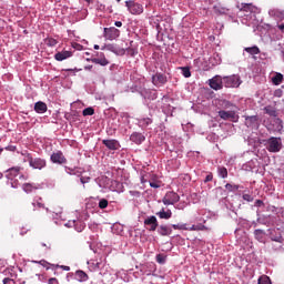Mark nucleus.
<instances>
[{"label": "nucleus", "mask_w": 284, "mask_h": 284, "mask_svg": "<svg viewBox=\"0 0 284 284\" xmlns=\"http://www.w3.org/2000/svg\"><path fill=\"white\" fill-rule=\"evenodd\" d=\"M12 182H10L11 187H17V180H11Z\"/></svg>", "instance_id": "54"}, {"label": "nucleus", "mask_w": 284, "mask_h": 284, "mask_svg": "<svg viewBox=\"0 0 284 284\" xmlns=\"http://www.w3.org/2000/svg\"><path fill=\"white\" fill-rule=\"evenodd\" d=\"M41 201V197H36L32 202L33 207H43V203Z\"/></svg>", "instance_id": "34"}, {"label": "nucleus", "mask_w": 284, "mask_h": 284, "mask_svg": "<svg viewBox=\"0 0 284 284\" xmlns=\"http://www.w3.org/2000/svg\"><path fill=\"white\" fill-rule=\"evenodd\" d=\"M75 278L77 281H79L80 283H85V281H88V278H90L88 276V274L83 271H77L75 272Z\"/></svg>", "instance_id": "21"}, {"label": "nucleus", "mask_w": 284, "mask_h": 284, "mask_svg": "<svg viewBox=\"0 0 284 284\" xmlns=\"http://www.w3.org/2000/svg\"><path fill=\"white\" fill-rule=\"evenodd\" d=\"M190 232H196V225H192L191 227H187Z\"/></svg>", "instance_id": "51"}, {"label": "nucleus", "mask_w": 284, "mask_h": 284, "mask_svg": "<svg viewBox=\"0 0 284 284\" xmlns=\"http://www.w3.org/2000/svg\"><path fill=\"white\" fill-rule=\"evenodd\" d=\"M282 92H283V91H281V90L276 91V92H275V97H281Z\"/></svg>", "instance_id": "58"}, {"label": "nucleus", "mask_w": 284, "mask_h": 284, "mask_svg": "<svg viewBox=\"0 0 284 284\" xmlns=\"http://www.w3.org/2000/svg\"><path fill=\"white\" fill-rule=\"evenodd\" d=\"M258 284H272V281L270 280V277L267 275H262L258 278Z\"/></svg>", "instance_id": "30"}, {"label": "nucleus", "mask_w": 284, "mask_h": 284, "mask_svg": "<svg viewBox=\"0 0 284 284\" xmlns=\"http://www.w3.org/2000/svg\"><path fill=\"white\" fill-rule=\"evenodd\" d=\"M195 227H196V232H203V230H207V227L203 224H197L195 225Z\"/></svg>", "instance_id": "44"}, {"label": "nucleus", "mask_w": 284, "mask_h": 284, "mask_svg": "<svg viewBox=\"0 0 284 284\" xmlns=\"http://www.w3.org/2000/svg\"><path fill=\"white\" fill-rule=\"evenodd\" d=\"M21 168L19 166H14L11 168L7 171V179H17V176H19V179H22L23 175H21Z\"/></svg>", "instance_id": "12"}, {"label": "nucleus", "mask_w": 284, "mask_h": 284, "mask_svg": "<svg viewBox=\"0 0 284 284\" xmlns=\"http://www.w3.org/2000/svg\"><path fill=\"white\" fill-rule=\"evenodd\" d=\"M73 48H74L75 50H83V45H81V44H79V43H74V44H73Z\"/></svg>", "instance_id": "47"}, {"label": "nucleus", "mask_w": 284, "mask_h": 284, "mask_svg": "<svg viewBox=\"0 0 284 284\" xmlns=\"http://www.w3.org/2000/svg\"><path fill=\"white\" fill-rule=\"evenodd\" d=\"M130 141H132V143H135V145H141V143L145 141V135L140 132H133L130 136Z\"/></svg>", "instance_id": "13"}, {"label": "nucleus", "mask_w": 284, "mask_h": 284, "mask_svg": "<svg viewBox=\"0 0 284 284\" xmlns=\"http://www.w3.org/2000/svg\"><path fill=\"white\" fill-rule=\"evenodd\" d=\"M213 10H214L215 14H225V8H223V7L214 6Z\"/></svg>", "instance_id": "33"}, {"label": "nucleus", "mask_w": 284, "mask_h": 284, "mask_svg": "<svg viewBox=\"0 0 284 284\" xmlns=\"http://www.w3.org/2000/svg\"><path fill=\"white\" fill-rule=\"evenodd\" d=\"M219 116L223 121H232V123H239V115L236 114L235 109H232L230 111L221 110L219 111Z\"/></svg>", "instance_id": "3"}, {"label": "nucleus", "mask_w": 284, "mask_h": 284, "mask_svg": "<svg viewBox=\"0 0 284 284\" xmlns=\"http://www.w3.org/2000/svg\"><path fill=\"white\" fill-rule=\"evenodd\" d=\"M48 284H59V280H57V277H51L49 278Z\"/></svg>", "instance_id": "45"}, {"label": "nucleus", "mask_w": 284, "mask_h": 284, "mask_svg": "<svg viewBox=\"0 0 284 284\" xmlns=\"http://www.w3.org/2000/svg\"><path fill=\"white\" fill-rule=\"evenodd\" d=\"M149 183H150V186H151V187H154V189L161 187V182H159V181H156V180L149 181Z\"/></svg>", "instance_id": "39"}, {"label": "nucleus", "mask_w": 284, "mask_h": 284, "mask_svg": "<svg viewBox=\"0 0 284 284\" xmlns=\"http://www.w3.org/2000/svg\"><path fill=\"white\" fill-rule=\"evenodd\" d=\"M83 116H92L94 114V109L92 106L85 108L82 111Z\"/></svg>", "instance_id": "31"}, {"label": "nucleus", "mask_w": 284, "mask_h": 284, "mask_svg": "<svg viewBox=\"0 0 284 284\" xmlns=\"http://www.w3.org/2000/svg\"><path fill=\"white\" fill-rule=\"evenodd\" d=\"M283 81H284L283 73H275V75L272 78L273 85H281Z\"/></svg>", "instance_id": "23"}, {"label": "nucleus", "mask_w": 284, "mask_h": 284, "mask_svg": "<svg viewBox=\"0 0 284 284\" xmlns=\"http://www.w3.org/2000/svg\"><path fill=\"white\" fill-rule=\"evenodd\" d=\"M6 150H8L9 152H14L17 150V146L8 145V146H6Z\"/></svg>", "instance_id": "46"}, {"label": "nucleus", "mask_w": 284, "mask_h": 284, "mask_svg": "<svg viewBox=\"0 0 284 284\" xmlns=\"http://www.w3.org/2000/svg\"><path fill=\"white\" fill-rule=\"evenodd\" d=\"M225 187L229 192H236V190H239V186L232 184H226Z\"/></svg>", "instance_id": "40"}, {"label": "nucleus", "mask_w": 284, "mask_h": 284, "mask_svg": "<svg viewBox=\"0 0 284 284\" xmlns=\"http://www.w3.org/2000/svg\"><path fill=\"white\" fill-rule=\"evenodd\" d=\"M51 162L57 163L58 165H65V163H68V159H65L63 152L57 151L55 153L51 154Z\"/></svg>", "instance_id": "9"}, {"label": "nucleus", "mask_w": 284, "mask_h": 284, "mask_svg": "<svg viewBox=\"0 0 284 284\" xmlns=\"http://www.w3.org/2000/svg\"><path fill=\"white\" fill-rule=\"evenodd\" d=\"M180 70H182V74L185 79H190V77H192V72L189 67H181Z\"/></svg>", "instance_id": "28"}, {"label": "nucleus", "mask_w": 284, "mask_h": 284, "mask_svg": "<svg viewBox=\"0 0 284 284\" xmlns=\"http://www.w3.org/2000/svg\"><path fill=\"white\" fill-rule=\"evenodd\" d=\"M282 148H283V142H281V138L272 136L267 140L266 150L268 152H273V153L281 152Z\"/></svg>", "instance_id": "2"}, {"label": "nucleus", "mask_w": 284, "mask_h": 284, "mask_svg": "<svg viewBox=\"0 0 284 284\" xmlns=\"http://www.w3.org/2000/svg\"><path fill=\"white\" fill-rule=\"evenodd\" d=\"M173 230H187V224H173Z\"/></svg>", "instance_id": "37"}, {"label": "nucleus", "mask_w": 284, "mask_h": 284, "mask_svg": "<svg viewBox=\"0 0 284 284\" xmlns=\"http://www.w3.org/2000/svg\"><path fill=\"white\" fill-rule=\"evenodd\" d=\"M28 162L30 168H33V170H43V168H45V160L41 159V158H32V156H28Z\"/></svg>", "instance_id": "6"}, {"label": "nucleus", "mask_w": 284, "mask_h": 284, "mask_svg": "<svg viewBox=\"0 0 284 284\" xmlns=\"http://www.w3.org/2000/svg\"><path fill=\"white\" fill-rule=\"evenodd\" d=\"M34 111L38 114H45V112H48V104H45L44 102L39 101L34 104Z\"/></svg>", "instance_id": "15"}, {"label": "nucleus", "mask_w": 284, "mask_h": 284, "mask_svg": "<svg viewBox=\"0 0 284 284\" xmlns=\"http://www.w3.org/2000/svg\"><path fill=\"white\" fill-rule=\"evenodd\" d=\"M87 3H92V0H84Z\"/></svg>", "instance_id": "62"}, {"label": "nucleus", "mask_w": 284, "mask_h": 284, "mask_svg": "<svg viewBox=\"0 0 284 284\" xmlns=\"http://www.w3.org/2000/svg\"><path fill=\"white\" fill-rule=\"evenodd\" d=\"M219 172V176H221L222 179H226L227 176V169L225 166H220L217 169Z\"/></svg>", "instance_id": "29"}, {"label": "nucleus", "mask_w": 284, "mask_h": 284, "mask_svg": "<svg viewBox=\"0 0 284 284\" xmlns=\"http://www.w3.org/2000/svg\"><path fill=\"white\" fill-rule=\"evenodd\" d=\"M99 207L101 210H105V207H108V200H105V199L100 200Z\"/></svg>", "instance_id": "38"}, {"label": "nucleus", "mask_w": 284, "mask_h": 284, "mask_svg": "<svg viewBox=\"0 0 284 284\" xmlns=\"http://www.w3.org/2000/svg\"><path fill=\"white\" fill-rule=\"evenodd\" d=\"M81 183H82V184H84V183H88V181H85V180H81Z\"/></svg>", "instance_id": "61"}, {"label": "nucleus", "mask_w": 284, "mask_h": 284, "mask_svg": "<svg viewBox=\"0 0 284 284\" xmlns=\"http://www.w3.org/2000/svg\"><path fill=\"white\" fill-rule=\"evenodd\" d=\"M243 200L247 201V203H252V201H254V197L250 194H243Z\"/></svg>", "instance_id": "43"}, {"label": "nucleus", "mask_w": 284, "mask_h": 284, "mask_svg": "<svg viewBox=\"0 0 284 284\" xmlns=\"http://www.w3.org/2000/svg\"><path fill=\"white\" fill-rule=\"evenodd\" d=\"M205 179H212V175H206Z\"/></svg>", "instance_id": "64"}, {"label": "nucleus", "mask_w": 284, "mask_h": 284, "mask_svg": "<svg viewBox=\"0 0 284 284\" xmlns=\"http://www.w3.org/2000/svg\"><path fill=\"white\" fill-rule=\"evenodd\" d=\"M222 81L224 88H239L243 83L241 77L236 74L223 77Z\"/></svg>", "instance_id": "1"}, {"label": "nucleus", "mask_w": 284, "mask_h": 284, "mask_svg": "<svg viewBox=\"0 0 284 284\" xmlns=\"http://www.w3.org/2000/svg\"><path fill=\"white\" fill-rule=\"evenodd\" d=\"M67 72H81V69H67Z\"/></svg>", "instance_id": "49"}, {"label": "nucleus", "mask_w": 284, "mask_h": 284, "mask_svg": "<svg viewBox=\"0 0 284 284\" xmlns=\"http://www.w3.org/2000/svg\"><path fill=\"white\" fill-rule=\"evenodd\" d=\"M243 12H252V4H242Z\"/></svg>", "instance_id": "42"}, {"label": "nucleus", "mask_w": 284, "mask_h": 284, "mask_svg": "<svg viewBox=\"0 0 284 284\" xmlns=\"http://www.w3.org/2000/svg\"><path fill=\"white\" fill-rule=\"evenodd\" d=\"M92 68V65H90V67H85V70H90Z\"/></svg>", "instance_id": "63"}, {"label": "nucleus", "mask_w": 284, "mask_h": 284, "mask_svg": "<svg viewBox=\"0 0 284 284\" xmlns=\"http://www.w3.org/2000/svg\"><path fill=\"white\" fill-rule=\"evenodd\" d=\"M166 256L163 254H158L156 255V263H160V265H164L165 261H166Z\"/></svg>", "instance_id": "32"}, {"label": "nucleus", "mask_w": 284, "mask_h": 284, "mask_svg": "<svg viewBox=\"0 0 284 284\" xmlns=\"http://www.w3.org/2000/svg\"><path fill=\"white\" fill-rule=\"evenodd\" d=\"M108 184H110V185L105 186V187L111 190V192H116V190H119V186H116V185H119V182L116 180L109 179Z\"/></svg>", "instance_id": "24"}, {"label": "nucleus", "mask_w": 284, "mask_h": 284, "mask_svg": "<svg viewBox=\"0 0 284 284\" xmlns=\"http://www.w3.org/2000/svg\"><path fill=\"white\" fill-rule=\"evenodd\" d=\"M83 230V225L80 226V229L78 230V232H81Z\"/></svg>", "instance_id": "60"}, {"label": "nucleus", "mask_w": 284, "mask_h": 284, "mask_svg": "<svg viewBox=\"0 0 284 284\" xmlns=\"http://www.w3.org/2000/svg\"><path fill=\"white\" fill-rule=\"evenodd\" d=\"M72 57V52L70 51H61L54 54L55 61H65V59H70Z\"/></svg>", "instance_id": "16"}, {"label": "nucleus", "mask_w": 284, "mask_h": 284, "mask_svg": "<svg viewBox=\"0 0 284 284\" xmlns=\"http://www.w3.org/2000/svg\"><path fill=\"white\" fill-rule=\"evenodd\" d=\"M23 190L29 193V192H32V190H37L36 186H32V184L30 183H27V184H23Z\"/></svg>", "instance_id": "36"}, {"label": "nucleus", "mask_w": 284, "mask_h": 284, "mask_svg": "<svg viewBox=\"0 0 284 284\" xmlns=\"http://www.w3.org/2000/svg\"><path fill=\"white\" fill-rule=\"evenodd\" d=\"M244 52L254 57L255 54H261V49L257 45L244 48Z\"/></svg>", "instance_id": "20"}, {"label": "nucleus", "mask_w": 284, "mask_h": 284, "mask_svg": "<svg viewBox=\"0 0 284 284\" xmlns=\"http://www.w3.org/2000/svg\"><path fill=\"white\" fill-rule=\"evenodd\" d=\"M220 105L223 110H237L239 108L235 106L234 103L227 101V100H221Z\"/></svg>", "instance_id": "18"}, {"label": "nucleus", "mask_w": 284, "mask_h": 284, "mask_svg": "<svg viewBox=\"0 0 284 284\" xmlns=\"http://www.w3.org/2000/svg\"><path fill=\"white\" fill-rule=\"evenodd\" d=\"M258 123V116L251 115L245 118V126L246 128H254V124Z\"/></svg>", "instance_id": "19"}, {"label": "nucleus", "mask_w": 284, "mask_h": 284, "mask_svg": "<svg viewBox=\"0 0 284 284\" xmlns=\"http://www.w3.org/2000/svg\"><path fill=\"white\" fill-rule=\"evenodd\" d=\"M49 45H57V40L54 39L49 40Z\"/></svg>", "instance_id": "50"}, {"label": "nucleus", "mask_w": 284, "mask_h": 284, "mask_svg": "<svg viewBox=\"0 0 284 284\" xmlns=\"http://www.w3.org/2000/svg\"><path fill=\"white\" fill-rule=\"evenodd\" d=\"M278 30H281L282 32H284V23H281L277 26Z\"/></svg>", "instance_id": "55"}, {"label": "nucleus", "mask_w": 284, "mask_h": 284, "mask_svg": "<svg viewBox=\"0 0 284 284\" xmlns=\"http://www.w3.org/2000/svg\"><path fill=\"white\" fill-rule=\"evenodd\" d=\"M125 6L131 14H143V4L134 2V0H128Z\"/></svg>", "instance_id": "5"}, {"label": "nucleus", "mask_w": 284, "mask_h": 284, "mask_svg": "<svg viewBox=\"0 0 284 284\" xmlns=\"http://www.w3.org/2000/svg\"><path fill=\"white\" fill-rule=\"evenodd\" d=\"M254 234H255V239H257V241H263V237L265 236V234L261 230H255Z\"/></svg>", "instance_id": "35"}, {"label": "nucleus", "mask_w": 284, "mask_h": 284, "mask_svg": "<svg viewBox=\"0 0 284 284\" xmlns=\"http://www.w3.org/2000/svg\"><path fill=\"white\" fill-rule=\"evenodd\" d=\"M40 264L43 265L44 267H48V262L45 261H41Z\"/></svg>", "instance_id": "57"}, {"label": "nucleus", "mask_w": 284, "mask_h": 284, "mask_svg": "<svg viewBox=\"0 0 284 284\" xmlns=\"http://www.w3.org/2000/svg\"><path fill=\"white\" fill-rule=\"evenodd\" d=\"M103 37L108 41H114L121 37V31L115 27L104 28Z\"/></svg>", "instance_id": "4"}, {"label": "nucleus", "mask_w": 284, "mask_h": 284, "mask_svg": "<svg viewBox=\"0 0 284 284\" xmlns=\"http://www.w3.org/2000/svg\"><path fill=\"white\" fill-rule=\"evenodd\" d=\"M153 85H165L168 83V75L163 73H156L152 77Z\"/></svg>", "instance_id": "11"}, {"label": "nucleus", "mask_w": 284, "mask_h": 284, "mask_svg": "<svg viewBox=\"0 0 284 284\" xmlns=\"http://www.w3.org/2000/svg\"><path fill=\"white\" fill-rule=\"evenodd\" d=\"M209 85L212 88V90H223V77H213L211 80H209Z\"/></svg>", "instance_id": "8"}, {"label": "nucleus", "mask_w": 284, "mask_h": 284, "mask_svg": "<svg viewBox=\"0 0 284 284\" xmlns=\"http://www.w3.org/2000/svg\"><path fill=\"white\" fill-rule=\"evenodd\" d=\"M102 143L108 150H119L121 148V144L116 140H103Z\"/></svg>", "instance_id": "14"}, {"label": "nucleus", "mask_w": 284, "mask_h": 284, "mask_svg": "<svg viewBox=\"0 0 284 284\" xmlns=\"http://www.w3.org/2000/svg\"><path fill=\"white\" fill-rule=\"evenodd\" d=\"M92 63H95L98 65H109L110 64V61H108V59H105V57H102V58H93L91 59Z\"/></svg>", "instance_id": "22"}, {"label": "nucleus", "mask_w": 284, "mask_h": 284, "mask_svg": "<svg viewBox=\"0 0 284 284\" xmlns=\"http://www.w3.org/2000/svg\"><path fill=\"white\" fill-rule=\"evenodd\" d=\"M140 125H142V128H148V125H151L152 123V119L150 118H143L139 120Z\"/></svg>", "instance_id": "27"}, {"label": "nucleus", "mask_w": 284, "mask_h": 284, "mask_svg": "<svg viewBox=\"0 0 284 284\" xmlns=\"http://www.w3.org/2000/svg\"><path fill=\"white\" fill-rule=\"evenodd\" d=\"M93 48H94V50H99L100 47H99V44H94Z\"/></svg>", "instance_id": "59"}, {"label": "nucleus", "mask_w": 284, "mask_h": 284, "mask_svg": "<svg viewBox=\"0 0 284 284\" xmlns=\"http://www.w3.org/2000/svg\"><path fill=\"white\" fill-rule=\"evenodd\" d=\"M180 199L178 193L168 192L163 197L162 203H164V205H174V203H179Z\"/></svg>", "instance_id": "7"}, {"label": "nucleus", "mask_w": 284, "mask_h": 284, "mask_svg": "<svg viewBox=\"0 0 284 284\" xmlns=\"http://www.w3.org/2000/svg\"><path fill=\"white\" fill-rule=\"evenodd\" d=\"M12 282V280H10V278H8V277H6L4 280H3V284H9V283H11Z\"/></svg>", "instance_id": "56"}, {"label": "nucleus", "mask_w": 284, "mask_h": 284, "mask_svg": "<svg viewBox=\"0 0 284 284\" xmlns=\"http://www.w3.org/2000/svg\"><path fill=\"white\" fill-rule=\"evenodd\" d=\"M255 205H257V207H261L263 205V201L256 200Z\"/></svg>", "instance_id": "53"}, {"label": "nucleus", "mask_w": 284, "mask_h": 284, "mask_svg": "<svg viewBox=\"0 0 284 284\" xmlns=\"http://www.w3.org/2000/svg\"><path fill=\"white\" fill-rule=\"evenodd\" d=\"M158 234H160V236H170V234H172V229L168 225H161L158 229Z\"/></svg>", "instance_id": "17"}, {"label": "nucleus", "mask_w": 284, "mask_h": 284, "mask_svg": "<svg viewBox=\"0 0 284 284\" xmlns=\"http://www.w3.org/2000/svg\"><path fill=\"white\" fill-rule=\"evenodd\" d=\"M158 216H160L161 219H172V211H160L159 213H156Z\"/></svg>", "instance_id": "26"}, {"label": "nucleus", "mask_w": 284, "mask_h": 284, "mask_svg": "<svg viewBox=\"0 0 284 284\" xmlns=\"http://www.w3.org/2000/svg\"><path fill=\"white\" fill-rule=\"evenodd\" d=\"M264 112L268 114V116H278V114L276 113V109H274V106H265Z\"/></svg>", "instance_id": "25"}, {"label": "nucleus", "mask_w": 284, "mask_h": 284, "mask_svg": "<svg viewBox=\"0 0 284 284\" xmlns=\"http://www.w3.org/2000/svg\"><path fill=\"white\" fill-rule=\"evenodd\" d=\"M61 270H64V272H70V266L61 265Z\"/></svg>", "instance_id": "48"}, {"label": "nucleus", "mask_w": 284, "mask_h": 284, "mask_svg": "<svg viewBox=\"0 0 284 284\" xmlns=\"http://www.w3.org/2000/svg\"><path fill=\"white\" fill-rule=\"evenodd\" d=\"M114 26H115L116 28H121V26H123V22H121V21H115V22H114Z\"/></svg>", "instance_id": "52"}, {"label": "nucleus", "mask_w": 284, "mask_h": 284, "mask_svg": "<svg viewBox=\"0 0 284 284\" xmlns=\"http://www.w3.org/2000/svg\"><path fill=\"white\" fill-rule=\"evenodd\" d=\"M90 265V267H92V270H99L101 267V263H93V262H89L88 263Z\"/></svg>", "instance_id": "41"}, {"label": "nucleus", "mask_w": 284, "mask_h": 284, "mask_svg": "<svg viewBox=\"0 0 284 284\" xmlns=\"http://www.w3.org/2000/svg\"><path fill=\"white\" fill-rule=\"evenodd\" d=\"M144 225L149 226V232H156V227H159V220L156 216L152 215L144 220Z\"/></svg>", "instance_id": "10"}]
</instances>
